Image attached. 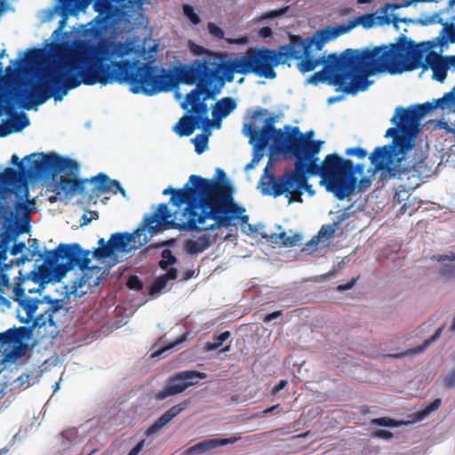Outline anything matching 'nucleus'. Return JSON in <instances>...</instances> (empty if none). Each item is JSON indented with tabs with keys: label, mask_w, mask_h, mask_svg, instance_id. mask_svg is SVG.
Returning a JSON list of instances; mask_svg holds the SVG:
<instances>
[{
	"label": "nucleus",
	"mask_w": 455,
	"mask_h": 455,
	"mask_svg": "<svg viewBox=\"0 0 455 455\" xmlns=\"http://www.w3.org/2000/svg\"><path fill=\"white\" fill-rule=\"evenodd\" d=\"M287 380L281 379L272 389V394L275 395L281 390H283L287 386Z\"/></svg>",
	"instance_id": "nucleus-64"
},
{
	"label": "nucleus",
	"mask_w": 455,
	"mask_h": 455,
	"mask_svg": "<svg viewBox=\"0 0 455 455\" xmlns=\"http://www.w3.org/2000/svg\"><path fill=\"white\" fill-rule=\"evenodd\" d=\"M379 74L398 75L413 71L419 68L432 69V78L443 83L451 68L447 56L429 52L424 44H416L412 39L402 35L394 44L377 46Z\"/></svg>",
	"instance_id": "nucleus-6"
},
{
	"label": "nucleus",
	"mask_w": 455,
	"mask_h": 455,
	"mask_svg": "<svg viewBox=\"0 0 455 455\" xmlns=\"http://www.w3.org/2000/svg\"><path fill=\"white\" fill-rule=\"evenodd\" d=\"M283 59L280 49L276 53L266 47H251L243 56L230 58L220 52L205 51L202 59L193 61L221 92L226 83L234 81L235 74H254L267 79L275 78V68L283 63Z\"/></svg>",
	"instance_id": "nucleus-4"
},
{
	"label": "nucleus",
	"mask_w": 455,
	"mask_h": 455,
	"mask_svg": "<svg viewBox=\"0 0 455 455\" xmlns=\"http://www.w3.org/2000/svg\"><path fill=\"white\" fill-rule=\"evenodd\" d=\"M19 275H20L16 278V283L12 288V299H19L20 297H24L26 291L28 293L40 292L44 288L39 283L34 284L32 279H27V274L22 275L21 271H20Z\"/></svg>",
	"instance_id": "nucleus-21"
},
{
	"label": "nucleus",
	"mask_w": 455,
	"mask_h": 455,
	"mask_svg": "<svg viewBox=\"0 0 455 455\" xmlns=\"http://www.w3.org/2000/svg\"><path fill=\"white\" fill-rule=\"evenodd\" d=\"M145 441H140L128 453V455H138L144 447Z\"/></svg>",
	"instance_id": "nucleus-63"
},
{
	"label": "nucleus",
	"mask_w": 455,
	"mask_h": 455,
	"mask_svg": "<svg viewBox=\"0 0 455 455\" xmlns=\"http://www.w3.org/2000/svg\"><path fill=\"white\" fill-rule=\"evenodd\" d=\"M336 229L337 228L332 224H331L329 226H323L321 228V229L318 231L316 237L318 239L324 238V237H326V238L332 237L335 235Z\"/></svg>",
	"instance_id": "nucleus-43"
},
{
	"label": "nucleus",
	"mask_w": 455,
	"mask_h": 455,
	"mask_svg": "<svg viewBox=\"0 0 455 455\" xmlns=\"http://www.w3.org/2000/svg\"><path fill=\"white\" fill-rule=\"evenodd\" d=\"M236 106V101L231 97H225L218 100L212 109V116L215 120L213 125L220 128V121L229 116Z\"/></svg>",
	"instance_id": "nucleus-22"
},
{
	"label": "nucleus",
	"mask_w": 455,
	"mask_h": 455,
	"mask_svg": "<svg viewBox=\"0 0 455 455\" xmlns=\"http://www.w3.org/2000/svg\"><path fill=\"white\" fill-rule=\"evenodd\" d=\"M32 279L34 284H40L44 287V283H46L53 279L52 268L44 262L40 265L37 269H34L27 274V279Z\"/></svg>",
	"instance_id": "nucleus-25"
},
{
	"label": "nucleus",
	"mask_w": 455,
	"mask_h": 455,
	"mask_svg": "<svg viewBox=\"0 0 455 455\" xmlns=\"http://www.w3.org/2000/svg\"><path fill=\"white\" fill-rule=\"evenodd\" d=\"M14 300L19 303L27 315L26 320L21 319L20 321L24 323L33 321V328H42L47 325L56 326L54 315L63 308L62 299H53L50 296H44L43 299L24 296Z\"/></svg>",
	"instance_id": "nucleus-12"
},
{
	"label": "nucleus",
	"mask_w": 455,
	"mask_h": 455,
	"mask_svg": "<svg viewBox=\"0 0 455 455\" xmlns=\"http://www.w3.org/2000/svg\"><path fill=\"white\" fill-rule=\"evenodd\" d=\"M442 400L440 398H435L433 402L426 405L423 409L417 411L415 417L419 420H422L427 418L430 413L438 410L441 406Z\"/></svg>",
	"instance_id": "nucleus-34"
},
{
	"label": "nucleus",
	"mask_w": 455,
	"mask_h": 455,
	"mask_svg": "<svg viewBox=\"0 0 455 455\" xmlns=\"http://www.w3.org/2000/svg\"><path fill=\"white\" fill-rule=\"evenodd\" d=\"M419 24H421L423 26H427L429 24H435V23L442 24L443 26V24L445 23V22H443V19L440 18L438 13H434L431 16H427L424 19H421V20H419Z\"/></svg>",
	"instance_id": "nucleus-47"
},
{
	"label": "nucleus",
	"mask_w": 455,
	"mask_h": 455,
	"mask_svg": "<svg viewBox=\"0 0 455 455\" xmlns=\"http://www.w3.org/2000/svg\"><path fill=\"white\" fill-rule=\"evenodd\" d=\"M356 281H357V278H353L348 283H347L346 284L339 285L337 289L339 291H347V290H350L355 284Z\"/></svg>",
	"instance_id": "nucleus-62"
},
{
	"label": "nucleus",
	"mask_w": 455,
	"mask_h": 455,
	"mask_svg": "<svg viewBox=\"0 0 455 455\" xmlns=\"http://www.w3.org/2000/svg\"><path fill=\"white\" fill-rule=\"evenodd\" d=\"M371 435L376 438L390 440L393 437V434L387 430L379 429L374 431Z\"/></svg>",
	"instance_id": "nucleus-49"
},
{
	"label": "nucleus",
	"mask_w": 455,
	"mask_h": 455,
	"mask_svg": "<svg viewBox=\"0 0 455 455\" xmlns=\"http://www.w3.org/2000/svg\"><path fill=\"white\" fill-rule=\"evenodd\" d=\"M29 55L26 60L17 59L11 61V65L6 67L5 74L8 76H14L17 75L18 71L21 68L24 62L31 63L35 61L40 55L41 51L38 49L29 50Z\"/></svg>",
	"instance_id": "nucleus-26"
},
{
	"label": "nucleus",
	"mask_w": 455,
	"mask_h": 455,
	"mask_svg": "<svg viewBox=\"0 0 455 455\" xmlns=\"http://www.w3.org/2000/svg\"><path fill=\"white\" fill-rule=\"evenodd\" d=\"M207 28H208L209 33L214 38H217V39H223L224 38V31H223V29L221 28H220L219 26H217L215 23L209 22Z\"/></svg>",
	"instance_id": "nucleus-46"
},
{
	"label": "nucleus",
	"mask_w": 455,
	"mask_h": 455,
	"mask_svg": "<svg viewBox=\"0 0 455 455\" xmlns=\"http://www.w3.org/2000/svg\"><path fill=\"white\" fill-rule=\"evenodd\" d=\"M17 335L18 334L15 331L14 328H11V329L2 332L4 345L20 342V336H17Z\"/></svg>",
	"instance_id": "nucleus-40"
},
{
	"label": "nucleus",
	"mask_w": 455,
	"mask_h": 455,
	"mask_svg": "<svg viewBox=\"0 0 455 455\" xmlns=\"http://www.w3.org/2000/svg\"><path fill=\"white\" fill-rule=\"evenodd\" d=\"M15 210L20 213H28L29 212V205L25 201H18L15 204Z\"/></svg>",
	"instance_id": "nucleus-53"
},
{
	"label": "nucleus",
	"mask_w": 455,
	"mask_h": 455,
	"mask_svg": "<svg viewBox=\"0 0 455 455\" xmlns=\"http://www.w3.org/2000/svg\"><path fill=\"white\" fill-rule=\"evenodd\" d=\"M183 13L192 25H198L201 21L200 17L195 12L194 8L189 4H183Z\"/></svg>",
	"instance_id": "nucleus-38"
},
{
	"label": "nucleus",
	"mask_w": 455,
	"mask_h": 455,
	"mask_svg": "<svg viewBox=\"0 0 455 455\" xmlns=\"http://www.w3.org/2000/svg\"><path fill=\"white\" fill-rule=\"evenodd\" d=\"M401 134V130L397 125L395 127L388 128L386 132L385 137L388 138L391 137L393 140H395V137H398Z\"/></svg>",
	"instance_id": "nucleus-59"
},
{
	"label": "nucleus",
	"mask_w": 455,
	"mask_h": 455,
	"mask_svg": "<svg viewBox=\"0 0 455 455\" xmlns=\"http://www.w3.org/2000/svg\"><path fill=\"white\" fill-rule=\"evenodd\" d=\"M418 130H410L395 137L392 143L377 147L370 155L369 159L374 171L387 172L390 177L403 179L415 169L416 164H405V155L414 147V136Z\"/></svg>",
	"instance_id": "nucleus-7"
},
{
	"label": "nucleus",
	"mask_w": 455,
	"mask_h": 455,
	"mask_svg": "<svg viewBox=\"0 0 455 455\" xmlns=\"http://www.w3.org/2000/svg\"><path fill=\"white\" fill-rule=\"evenodd\" d=\"M162 259L159 261L158 265L163 270H166L169 266H172L176 263L177 259L172 254L170 249H164L162 253Z\"/></svg>",
	"instance_id": "nucleus-36"
},
{
	"label": "nucleus",
	"mask_w": 455,
	"mask_h": 455,
	"mask_svg": "<svg viewBox=\"0 0 455 455\" xmlns=\"http://www.w3.org/2000/svg\"><path fill=\"white\" fill-rule=\"evenodd\" d=\"M12 133V130L10 129L7 121L4 124H0V137H6L7 135Z\"/></svg>",
	"instance_id": "nucleus-61"
},
{
	"label": "nucleus",
	"mask_w": 455,
	"mask_h": 455,
	"mask_svg": "<svg viewBox=\"0 0 455 455\" xmlns=\"http://www.w3.org/2000/svg\"><path fill=\"white\" fill-rule=\"evenodd\" d=\"M455 273V266L453 265H445L441 268V275L443 276H452Z\"/></svg>",
	"instance_id": "nucleus-57"
},
{
	"label": "nucleus",
	"mask_w": 455,
	"mask_h": 455,
	"mask_svg": "<svg viewBox=\"0 0 455 455\" xmlns=\"http://www.w3.org/2000/svg\"><path fill=\"white\" fill-rule=\"evenodd\" d=\"M132 52V46L127 42L104 40L94 44L90 40L76 41L60 56L59 62L45 68L38 81L20 92L23 107L30 109L51 98L61 101L69 91L81 84L126 83L133 93L152 96L169 92L181 83L196 87L181 103V108L189 114L179 120L174 132L180 137H187L202 125L204 129L213 125V121L208 118L206 100L214 99L220 92L194 61L175 71H167L151 62L141 64L134 59H124Z\"/></svg>",
	"instance_id": "nucleus-1"
},
{
	"label": "nucleus",
	"mask_w": 455,
	"mask_h": 455,
	"mask_svg": "<svg viewBox=\"0 0 455 455\" xmlns=\"http://www.w3.org/2000/svg\"><path fill=\"white\" fill-rule=\"evenodd\" d=\"M90 251H84L78 243H60L55 249L49 251L45 258V263L49 266L54 265L60 259H67V264L72 268L78 267L83 275L73 283L72 293L76 292L79 288L84 285L94 287L99 284L100 277L92 278V272L100 274L101 268L90 267Z\"/></svg>",
	"instance_id": "nucleus-8"
},
{
	"label": "nucleus",
	"mask_w": 455,
	"mask_h": 455,
	"mask_svg": "<svg viewBox=\"0 0 455 455\" xmlns=\"http://www.w3.org/2000/svg\"><path fill=\"white\" fill-rule=\"evenodd\" d=\"M187 389L182 375L180 372L170 377L165 386L156 395V398L159 401L164 400L168 396L180 394Z\"/></svg>",
	"instance_id": "nucleus-20"
},
{
	"label": "nucleus",
	"mask_w": 455,
	"mask_h": 455,
	"mask_svg": "<svg viewBox=\"0 0 455 455\" xmlns=\"http://www.w3.org/2000/svg\"><path fill=\"white\" fill-rule=\"evenodd\" d=\"M14 330L18 334L17 336H20V341L30 334V329L25 326L14 328Z\"/></svg>",
	"instance_id": "nucleus-58"
},
{
	"label": "nucleus",
	"mask_w": 455,
	"mask_h": 455,
	"mask_svg": "<svg viewBox=\"0 0 455 455\" xmlns=\"http://www.w3.org/2000/svg\"><path fill=\"white\" fill-rule=\"evenodd\" d=\"M350 217V213L347 211V210H344L343 212H339L336 216V220L333 221L332 225L338 228L339 226L343 222L345 221L346 220H347L348 218Z\"/></svg>",
	"instance_id": "nucleus-48"
},
{
	"label": "nucleus",
	"mask_w": 455,
	"mask_h": 455,
	"mask_svg": "<svg viewBox=\"0 0 455 455\" xmlns=\"http://www.w3.org/2000/svg\"><path fill=\"white\" fill-rule=\"evenodd\" d=\"M268 113L266 108L253 112L251 123L244 125L245 134L253 145L252 164H257L263 156V151L272 140L274 151L289 155L295 158L294 169L285 170L278 178L268 172L267 166L259 180V188L264 196L278 197L284 195L288 203H302L304 191L313 193L308 183L311 176H319L325 183L326 189L343 200L351 196L358 186L357 174L363 176L365 165H355L350 159H344L337 154H329L319 164L316 155L321 150V140H310L300 132L297 126L286 125L285 132L275 128L276 116L264 118ZM371 185L369 178L363 177L359 187L366 189Z\"/></svg>",
	"instance_id": "nucleus-2"
},
{
	"label": "nucleus",
	"mask_w": 455,
	"mask_h": 455,
	"mask_svg": "<svg viewBox=\"0 0 455 455\" xmlns=\"http://www.w3.org/2000/svg\"><path fill=\"white\" fill-rule=\"evenodd\" d=\"M379 74L377 46L363 50L347 49L340 55L330 54L322 70L307 79L317 85L327 83L339 86L346 94L355 95L368 89L369 77Z\"/></svg>",
	"instance_id": "nucleus-5"
},
{
	"label": "nucleus",
	"mask_w": 455,
	"mask_h": 455,
	"mask_svg": "<svg viewBox=\"0 0 455 455\" xmlns=\"http://www.w3.org/2000/svg\"><path fill=\"white\" fill-rule=\"evenodd\" d=\"M52 268V275L53 279L57 282H60L68 271L73 269L70 265L67 263H54V265L51 266Z\"/></svg>",
	"instance_id": "nucleus-35"
},
{
	"label": "nucleus",
	"mask_w": 455,
	"mask_h": 455,
	"mask_svg": "<svg viewBox=\"0 0 455 455\" xmlns=\"http://www.w3.org/2000/svg\"><path fill=\"white\" fill-rule=\"evenodd\" d=\"M318 39L315 36L307 37L293 36L290 44L280 46V55L283 56V64L290 60H298L297 68L302 73L315 69L318 66L327 62L325 56H315V52L322 51L318 46Z\"/></svg>",
	"instance_id": "nucleus-11"
},
{
	"label": "nucleus",
	"mask_w": 455,
	"mask_h": 455,
	"mask_svg": "<svg viewBox=\"0 0 455 455\" xmlns=\"http://www.w3.org/2000/svg\"><path fill=\"white\" fill-rule=\"evenodd\" d=\"M178 273L177 268L172 267L165 274L162 275V276L168 283L170 280H175L178 277Z\"/></svg>",
	"instance_id": "nucleus-55"
},
{
	"label": "nucleus",
	"mask_w": 455,
	"mask_h": 455,
	"mask_svg": "<svg viewBox=\"0 0 455 455\" xmlns=\"http://www.w3.org/2000/svg\"><path fill=\"white\" fill-rule=\"evenodd\" d=\"M371 425L394 427L397 426V422L394 419H391L388 417H381V418L372 419L371 420Z\"/></svg>",
	"instance_id": "nucleus-41"
},
{
	"label": "nucleus",
	"mask_w": 455,
	"mask_h": 455,
	"mask_svg": "<svg viewBox=\"0 0 455 455\" xmlns=\"http://www.w3.org/2000/svg\"><path fill=\"white\" fill-rule=\"evenodd\" d=\"M411 4V2H404L403 4H385L380 8V12L382 15H376V13H364L362 14L353 20L355 27L362 26L365 29H369L372 28L374 25H389L393 23L394 26L398 28V23H409L411 22L410 19L407 18H398L395 15H393L391 19L388 14V9L392 8L394 10L399 9L401 7H408Z\"/></svg>",
	"instance_id": "nucleus-13"
},
{
	"label": "nucleus",
	"mask_w": 455,
	"mask_h": 455,
	"mask_svg": "<svg viewBox=\"0 0 455 455\" xmlns=\"http://www.w3.org/2000/svg\"><path fill=\"white\" fill-rule=\"evenodd\" d=\"M442 330H443L442 327L438 328L429 339L426 340L421 346L417 347L413 350H408L404 353H401L398 355H389L388 356L394 357V358H400V357H403L407 355L422 352L427 346H429V344H431L433 341H435V339H437L440 337V335L442 333Z\"/></svg>",
	"instance_id": "nucleus-28"
},
{
	"label": "nucleus",
	"mask_w": 455,
	"mask_h": 455,
	"mask_svg": "<svg viewBox=\"0 0 455 455\" xmlns=\"http://www.w3.org/2000/svg\"><path fill=\"white\" fill-rule=\"evenodd\" d=\"M28 243H29L30 247L32 248L31 251H30V257H35L36 255H38L40 257L43 256L38 250L39 245H38L37 239L31 238L28 240Z\"/></svg>",
	"instance_id": "nucleus-51"
},
{
	"label": "nucleus",
	"mask_w": 455,
	"mask_h": 455,
	"mask_svg": "<svg viewBox=\"0 0 455 455\" xmlns=\"http://www.w3.org/2000/svg\"><path fill=\"white\" fill-rule=\"evenodd\" d=\"M188 403L187 401H184L172 406L146 430V435L149 436L158 433L164 427L181 413L187 408Z\"/></svg>",
	"instance_id": "nucleus-18"
},
{
	"label": "nucleus",
	"mask_w": 455,
	"mask_h": 455,
	"mask_svg": "<svg viewBox=\"0 0 455 455\" xmlns=\"http://www.w3.org/2000/svg\"><path fill=\"white\" fill-rule=\"evenodd\" d=\"M26 248V244L23 242L15 243L12 249H11V254L15 256L19 253H21L23 250Z\"/></svg>",
	"instance_id": "nucleus-54"
},
{
	"label": "nucleus",
	"mask_w": 455,
	"mask_h": 455,
	"mask_svg": "<svg viewBox=\"0 0 455 455\" xmlns=\"http://www.w3.org/2000/svg\"><path fill=\"white\" fill-rule=\"evenodd\" d=\"M167 282L164 279L162 275L157 277L149 287V294L155 295L160 292L162 290L165 288Z\"/></svg>",
	"instance_id": "nucleus-39"
},
{
	"label": "nucleus",
	"mask_w": 455,
	"mask_h": 455,
	"mask_svg": "<svg viewBox=\"0 0 455 455\" xmlns=\"http://www.w3.org/2000/svg\"><path fill=\"white\" fill-rule=\"evenodd\" d=\"M345 154L350 156H356L359 159H363L368 155L366 149L359 147L347 148Z\"/></svg>",
	"instance_id": "nucleus-44"
},
{
	"label": "nucleus",
	"mask_w": 455,
	"mask_h": 455,
	"mask_svg": "<svg viewBox=\"0 0 455 455\" xmlns=\"http://www.w3.org/2000/svg\"><path fill=\"white\" fill-rule=\"evenodd\" d=\"M172 214L166 204H160L157 211L152 215H148L144 218V226L148 227V231L154 234L158 231L160 226L165 228H176L179 226L174 220H169Z\"/></svg>",
	"instance_id": "nucleus-17"
},
{
	"label": "nucleus",
	"mask_w": 455,
	"mask_h": 455,
	"mask_svg": "<svg viewBox=\"0 0 455 455\" xmlns=\"http://www.w3.org/2000/svg\"><path fill=\"white\" fill-rule=\"evenodd\" d=\"M183 380L187 385V388L190 386H194L198 383L199 379H204L206 378V374L204 372H199L197 371H180Z\"/></svg>",
	"instance_id": "nucleus-29"
},
{
	"label": "nucleus",
	"mask_w": 455,
	"mask_h": 455,
	"mask_svg": "<svg viewBox=\"0 0 455 455\" xmlns=\"http://www.w3.org/2000/svg\"><path fill=\"white\" fill-rule=\"evenodd\" d=\"M192 140L195 145V151L197 154L204 152L208 144V135L198 134Z\"/></svg>",
	"instance_id": "nucleus-37"
},
{
	"label": "nucleus",
	"mask_w": 455,
	"mask_h": 455,
	"mask_svg": "<svg viewBox=\"0 0 455 455\" xmlns=\"http://www.w3.org/2000/svg\"><path fill=\"white\" fill-rule=\"evenodd\" d=\"M183 339H177L176 341L171 343L170 345L161 348L160 350H158L157 352H156L154 354V355H164L165 352L171 350V349H173V348H177L181 343H182Z\"/></svg>",
	"instance_id": "nucleus-50"
},
{
	"label": "nucleus",
	"mask_w": 455,
	"mask_h": 455,
	"mask_svg": "<svg viewBox=\"0 0 455 455\" xmlns=\"http://www.w3.org/2000/svg\"><path fill=\"white\" fill-rule=\"evenodd\" d=\"M6 114L10 116L7 121L12 133L21 132L29 125V119L28 116L15 111L13 103V95L6 91L0 90V116Z\"/></svg>",
	"instance_id": "nucleus-14"
},
{
	"label": "nucleus",
	"mask_w": 455,
	"mask_h": 455,
	"mask_svg": "<svg viewBox=\"0 0 455 455\" xmlns=\"http://www.w3.org/2000/svg\"><path fill=\"white\" fill-rule=\"evenodd\" d=\"M10 288V278L6 274L0 275V291L3 292V288Z\"/></svg>",
	"instance_id": "nucleus-60"
},
{
	"label": "nucleus",
	"mask_w": 455,
	"mask_h": 455,
	"mask_svg": "<svg viewBox=\"0 0 455 455\" xmlns=\"http://www.w3.org/2000/svg\"><path fill=\"white\" fill-rule=\"evenodd\" d=\"M24 159L29 163V169L26 170L18 156L13 155L11 163L19 166L20 171L35 178H48L60 172H69L76 175L79 172V164L69 157L61 156L54 152L33 153Z\"/></svg>",
	"instance_id": "nucleus-9"
},
{
	"label": "nucleus",
	"mask_w": 455,
	"mask_h": 455,
	"mask_svg": "<svg viewBox=\"0 0 455 455\" xmlns=\"http://www.w3.org/2000/svg\"><path fill=\"white\" fill-rule=\"evenodd\" d=\"M280 240L281 243L284 246L292 247L295 246L300 240L301 235L299 234H295L294 235H287L285 232H282L280 234H273L269 237V241L272 243H278Z\"/></svg>",
	"instance_id": "nucleus-27"
},
{
	"label": "nucleus",
	"mask_w": 455,
	"mask_h": 455,
	"mask_svg": "<svg viewBox=\"0 0 455 455\" xmlns=\"http://www.w3.org/2000/svg\"><path fill=\"white\" fill-rule=\"evenodd\" d=\"M231 333L228 331H226L219 335H213L212 341H209L205 343L204 348L207 351H213L219 348L224 341H226L229 337Z\"/></svg>",
	"instance_id": "nucleus-31"
},
{
	"label": "nucleus",
	"mask_w": 455,
	"mask_h": 455,
	"mask_svg": "<svg viewBox=\"0 0 455 455\" xmlns=\"http://www.w3.org/2000/svg\"><path fill=\"white\" fill-rule=\"evenodd\" d=\"M455 101V96L453 94V92H450L445 93L442 98L437 99L434 104L436 105L437 108H443L448 104Z\"/></svg>",
	"instance_id": "nucleus-42"
},
{
	"label": "nucleus",
	"mask_w": 455,
	"mask_h": 455,
	"mask_svg": "<svg viewBox=\"0 0 455 455\" xmlns=\"http://www.w3.org/2000/svg\"><path fill=\"white\" fill-rule=\"evenodd\" d=\"M239 439H240V437H235V436H232L229 438H224V439H210V440H207L204 442H201V443L190 447L188 451V453L194 454V453L205 452L207 451L212 450V449L220 447V446L233 444L235 442H237Z\"/></svg>",
	"instance_id": "nucleus-23"
},
{
	"label": "nucleus",
	"mask_w": 455,
	"mask_h": 455,
	"mask_svg": "<svg viewBox=\"0 0 455 455\" xmlns=\"http://www.w3.org/2000/svg\"><path fill=\"white\" fill-rule=\"evenodd\" d=\"M444 384L447 387L455 386V369L444 377Z\"/></svg>",
	"instance_id": "nucleus-56"
},
{
	"label": "nucleus",
	"mask_w": 455,
	"mask_h": 455,
	"mask_svg": "<svg viewBox=\"0 0 455 455\" xmlns=\"http://www.w3.org/2000/svg\"><path fill=\"white\" fill-rule=\"evenodd\" d=\"M19 178V172L13 168L7 167L0 172V184L12 185Z\"/></svg>",
	"instance_id": "nucleus-32"
},
{
	"label": "nucleus",
	"mask_w": 455,
	"mask_h": 455,
	"mask_svg": "<svg viewBox=\"0 0 455 455\" xmlns=\"http://www.w3.org/2000/svg\"><path fill=\"white\" fill-rule=\"evenodd\" d=\"M164 195H171L170 204L180 206L186 204L184 214H188L180 229L189 231L214 230L228 228L234 220L240 218L243 223L249 220L242 215L245 210L234 202L232 190L228 183L191 175L183 188L168 187Z\"/></svg>",
	"instance_id": "nucleus-3"
},
{
	"label": "nucleus",
	"mask_w": 455,
	"mask_h": 455,
	"mask_svg": "<svg viewBox=\"0 0 455 455\" xmlns=\"http://www.w3.org/2000/svg\"><path fill=\"white\" fill-rule=\"evenodd\" d=\"M425 116V110H423L420 104L411 106L409 108L397 107L390 122L397 125L402 132H405L410 130H417L419 120Z\"/></svg>",
	"instance_id": "nucleus-15"
},
{
	"label": "nucleus",
	"mask_w": 455,
	"mask_h": 455,
	"mask_svg": "<svg viewBox=\"0 0 455 455\" xmlns=\"http://www.w3.org/2000/svg\"><path fill=\"white\" fill-rule=\"evenodd\" d=\"M68 176H60L58 187L66 195L72 196L79 194L87 196L89 199L100 197L101 195L118 192L126 196L125 190L122 188L119 181L111 180L107 174L100 172L90 179H78L77 174H70L67 172ZM78 173V172H76Z\"/></svg>",
	"instance_id": "nucleus-10"
},
{
	"label": "nucleus",
	"mask_w": 455,
	"mask_h": 455,
	"mask_svg": "<svg viewBox=\"0 0 455 455\" xmlns=\"http://www.w3.org/2000/svg\"><path fill=\"white\" fill-rule=\"evenodd\" d=\"M287 10H288V7L281 8L279 10L271 11V12L266 13L263 16V18L274 19L276 17H280V16L283 15L287 12Z\"/></svg>",
	"instance_id": "nucleus-52"
},
{
	"label": "nucleus",
	"mask_w": 455,
	"mask_h": 455,
	"mask_svg": "<svg viewBox=\"0 0 455 455\" xmlns=\"http://www.w3.org/2000/svg\"><path fill=\"white\" fill-rule=\"evenodd\" d=\"M442 400L440 398H435L433 402L426 405L423 409L417 411L415 417L419 420H422L427 418L430 413L438 410L441 406Z\"/></svg>",
	"instance_id": "nucleus-33"
},
{
	"label": "nucleus",
	"mask_w": 455,
	"mask_h": 455,
	"mask_svg": "<svg viewBox=\"0 0 455 455\" xmlns=\"http://www.w3.org/2000/svg\"><path fill=\"white\" fill-rule=\"evenodd\" d=\"M140 230L137 229L134 233H115L110 236L108 246L103 249H95L93 256L96 259H102L110 257L115 251H126L130 243L134 241L135 235H140Z\"/></svg>",
	"instance_id": "nucleus-16"
},
{
	"label": "nucleus",
	"mask_w": 455,
	"mask_h": 455,
	"mask_svg": "<svg viewBox=\"0 0 455 455\" xmlns=\"http://www.w3.org/2000/svg\"><path fill=\"white\" fill-rule=\"evenodd\" d=\"M217 241V236H211L209 234L200 235L196 240L189 239L185 243V249L190 254H198L204 251L212 243Z\"/></svg>",
	"instance_id": "nucleus-24"
},
{
	"label": "nucleus",
	"mask_w": 455,
	"mask_h": 455,
	"mask_svg": "<svg viewBox=\"0 0 455 455\" xmlns=\"http://www.w3.org/2000/svg\"><path fill=\"white\" fill-rule=\"evenodd\" d=\"M439 44L443 45L447 42L451 44L455 43V25L444 23L441 32V36L438 38Z\"/></svg>",
	"instance_id": "nucleus-30"
},
{
	"label": "nucleus",
	"mask_w": 455,
	"mask_h": 455,
	"mask_svg": "<svg viewBox=\"0 0 455 455\" xmlns=\"http://www.w3.org/2000/svg\"><path fill=\"white\" fill-rule=\"evenodd\" d=\"M353 20L347 24H338L332 28H327L317 31L314 36L318 39V46L323 47L328 41L346 34L355 28Z\"/></svg>",
	"instance_id": "nucleus-19"
},
{
	"label": "nucleus",
	"mask_w": 455,
	"mask_h": 455,
	"mask_svg": "<svg viewBox=\"0 0 455 455\" xmlns=\"http://www.w3.org/2000/svg\"><path fill=\"white\" fill-rule=\"evenodd\" d=\"M126 285L129 289L135 291H140L143 288V283L135 275H132L128 278Z\"/></svg>",
	"instance_id": "nucleus-45"
}]
</instances>
